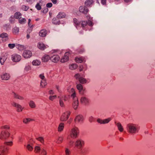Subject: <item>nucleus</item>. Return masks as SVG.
<instances>
[{
  "label": "nucleus",
  "mask_w": 155,
  "mask_h": 155,
  "mask_svg": "<svg viewBox=\"0 0 155 155\" xmlns=\"http://www.w3.org/2000/svg\"><path fill=\"white\" fill-rule=\"evenodd\" d=\"M77 130L78 128L76 127L72 129L70 134L71 137L72 138L74 139L77 137L78 135Z\"/></svg>",
  "instance_id": "7"
},
{
  "label": "nucleus",
  "mask_w": 155,
  "mask_h": 155,
  "mask_svg": "<svg viewBox=\"0 0 155 155\" xmlns=\"http://www.w3.org/2000/svg\"><path fill=\"white\" fill-rule=\"evenodd\" d=\"M86 17L87 19L88 20H92V18L89 15H87L86 16Z\"/></svg>",
  "instance_id": "59"
},
{
  "label": "nucleus",
  "mask_w": 155,
  "mask_h": 155,
  "mask_svg": "<svg viewBox=\"0 0 155 155\" xmlns=\"http://www.w3.org/2000/svg\"><path fill=\"white\" fill-rule=\"evenodd\" d=\"M39 77L42 80L45 79V77L43 74H40L39 75Z\"/></svg>",
  "instance_id": "57"
},
{
  "label": "nucleus",
  "mask_w": 155,
  "mask_h": 155,
  "mask_svg": "<svg viewBox=\"0 0 155 155\" xmlns=\"http://www.w3.org/2000/svg\"><path fill=\"white\" fill-rule=\"evenodd\" d=\"M79 10L80 12L84 14H86L88 11L87 8L84 6H81L79 7Z\"/></svg>",
  "instance_id": "16"
},
{
  "label": "nucleus",
  "mask_w": 155,
  "mask_h": 155,
  "mask_svg": "<svg viewBox=\"0 0 155 155\" xmlns=\"http://www.w3.org/2000/svg\"><path fill=\"white\" fill-rule=\"evenodd\" d=\"M140 128V126L137 124L133 123L128 124L126 127L127 132L132 134H135L137 133Z\"/></svg>",
  "instance_id": "1"
},
{
  "label": "nucleus",
  "mask_w": 155,
  "mask_h": 155,
  "mask_svg": "<svg viewBox=\"0 0 155 155\" xmlns=\"http://www.w3.org/2000/svg\"><path fill=\"white\" fill-rule=\"evenodd\" d=\"M12 95L15 98L18 99L19 100H23L24 99L23 97L20 96L18 94H17L13 91L12 93Z\"/></svg>",
  "instance_id": "21"
},
{
  "label": "nucleus",
  "mask_w": 155,
  "mask_h": 155,
  "mask_svg": "<svg viewBox=\"0 0 155 155\" xmlns=\"http://www.w3.org/2000/svg\"><path fill=\"white\" fill-rule=\"evenodd\" d=\"M71 114L69 111H67L64 112L61 117V121L66 120L68 118Z\"/></svg>",
  "instance_id": "8"
},
{
  "label": "nucleus",
  "mask_w": 155,
  "mask_h": 155,
  "mask_svg": "<svg viewBox=\"0 0 155 155\" xmlns=\"http://www.w3.org/2000/svg\"><path fill=\"white\" fill-rule=\"evenodd\" d=\"M21 56L17 54H13L12 55V59L14 62H19L21 60Z\"/></svg>",
  "instance_id": "11"
},
{
  "label": "nucleus",
  "mask_w": 155,
  "mask_h": 155,
  "mask_svg": "<svg viewBox=\"0 0 155 155\" xmlns=\"http://www.w3.org/2000/svg\"><path fill=\"white\" fill-rule=\"evenodd\" d=\"M10 134L8 131H2L0 135V138L2 139H6L9 137Z\"/></svg>",
  "instance_id": "10"
},
{
  "label": "nucleus",
  "mask_w": 155,
  "mask_h": 155,
  "mask_svg": "<svg viewBox=\"0 0 155 155\" xmlns=\"http://www.w3.org/2000/svg\"><path fill=\"white\" fill-rule=\"evenodd\" d=\"M94 2L93 0H87L85 2V5L86 6H91L93 4Z\"/></svg>",
  "instance_id": "23"
},
{
  "label": "nucleus",
  "mask_w": 155,
  "mask_h": 155,
  "mask_svg": "<svg viewBox=\"0 0 155 155\" xmlns=\"http://www.w3.org/2000/svg\"><path fill=\"white\" fill-rule=\"evenodd\" d=\"M80 102L81 104L84 105H87L89 103V100L87 97L82 96L80 99Z\"/></svg>",
  "instance_id": "9"
},
{
  "label": "nucleus",
  "mask_w": 155,
  "mask_h": 155,
  "mask_svg": "<svg viewBox=\"0 0 155 155\" xmlns=\"http://www.w3.org/2000/svg\"><path fill=\"white\" fill-rule=\"evenodd\" d=\"M84 117L81 114L78 115V123L81 124L84 120Z\"/></svg>",
  "instance_id": "27"
},
{
  "label": "nucleus",
  "mask_w": 155,
  "mask_h": 155,
  "mask_svg": "<svg viewBox=\"0 0 155 155\" xmlns=\"http://www.w3.org/2000/svg\"><path fill=\"white\" fill-rule=\"evenodd\" d=\"M18 19L19 22L21 24H24L26 22V20L25 18L21 17Z\"/></svg>",
  "instance_id": "34"
},
{
  "label": "nucleus",
  "mask_w": 155,
  "mask_h": 155,
  "mask_svg": "<svg viewBox=\"0 0 155 155\" xmlns=\"http://www.w3.org/2000/svg\"><path fill=\"white\" fill-rule=\"evenodd\" d=\"M65 152L66 155H69L70 153V151L68 148H66L65 149Z\"/></svg>",
  "instance_id": "53"
},
{
  "label": "nucleus",
  "mask_w": 155,
  "mask_h": 155,
  "mask_svg": "<svg viewBox=\"0 0 155 155\" xmlns=\"http://www.w3.org/2000/svg\"><path fill=\"white\" fill-rule=\"evenodd\" d=\"M22 8V9L24 11H27L28 8V7L25 5H23Z\"/></svg>",
  "instance_id": "55"
},
{
  "label": "nucleus",
  "mask_w": 155,
  "mask_h": 155,
  "mask_svg": "<svg viewBox=\"0 0 155 155\" xmlns=\"http://www.w3.org/2000/svg\"><path fill=\"white\" fill-rule=\"evenodd\" d=\"M84 72H82L81 74H78V81L81 84L86 83L87 82V80L84 78Z\"/></svg>",
  "instance_id": "6"
},
{
  "label": "nucleus",
  "mask_w": 155,
  "mask_h": 155,
  "mask_svg": "<svg viewBox=\"0 0 155 155\" xmlns=\"http://www.w3.org/2000/svg\"><path fill=\"white\" fill-rule=\"evenodd\" d=\"M73 21L75 26L76 28H77V26H78L77 19L76 18H74L73 19Z\"/></svg>",
  "instance_id": "50"
},
{
  "label": "nucleus",
  "mask_w": 155,
  "mask_h": 155,
  "mask_svg": "<svg viewBox=\"0 0 155 155\" xmlns=\"http://www.w3.org/2000/svg\"><path fill=\"white\" fill-rule=\"evenodd\" d=\"M78 63H81V62H84L85 61L86 59L84 57H80L78 58Z\"/></svg>",
  "instance_id": "36"
},
{
  "label": "nucleus",
  "mask_w": 155,
  "mask_h": 155,
  "mask_svg": "<svg viewBox=\"0 0 155 155\" xmlns=\"http://www.w3.org/2000/svg\"><path fill=\"white\" fill-rule=\"evenodd\" d=\"M1 128L2 129L4 128L6 129H8L10 127L8 125H5L2 126Z\"/></svg>",
  "instance_id": "58"
},
{
  "label": "nucleus",
  "mask_w": 155,
  "mask_h": 155,
  "mask_svg": "<svg viewBox=\"0 0 155 155\" xmlns=\"http://www.w3.org/2000/svg\"><path fill=\"white\" fill-rule=\"evenodd\" d=\"M95 120L94 118L92 116H91L89 117V121L90 122H92Z\"/></svg>",
  "instance_id": "47"
},
{
  "label": "nucleus",
  "mask_w": 155,
  "mask_h": 155,
  "mask_svg": "<svg viewBox=\"0 0 155 155\" xmlns=\"http://www.w3.org/2000/svg\"><path fill=\"white\" fill-rule=\"evenodd\" d=\"M63 100L62 98H60V100H59V103L60 105L62 107L64 106V104L63 102Z\"/></svg>",
  "instance_id": "49"
},
{
  "label": "nucleus",
  "mask_w": 155,
  "mask_h": 155,
  "mask_svg": "<svg viewBox=\"0 0 155 155\" xmlns=\"http://www.w3.org/2000/svg\"><path fill=\"white\" fill-rule=\"evenodd\" d=\"M78 91L80 94H83L85 91V88L82 85L78 84Z\"/></svg>",
  "instance_id": "19"
},
{
  "label": "nucleus",
  "mask_w": 155,
  "mask_h": 155,
  "mask_svg": "<svg viewBox=\"0 0 155 155\" xmlns=\"http://www.w3.org/2000/svg\"><path fill=\"white\" fill-rule=\"evenodd\" d=\"M106 0H101V3L103 5H105L106 3Z\"/></svg>",
  "instance_id": "62"
},
{
  "label": "nucleus",
  "mask_w": 155,
  "mask_h": 155,
  "mask_svg": "<svg viewBox=\"0 0 155 155\" xmlns=\"http://www.w3.org/2000/svg\"><path fill=\"white\" fill-rule=\"evenodd\" d=\"M19 31V28H18L15 27L13 29V32L15 34L18 33Z\"/></svg>",
  "instance_id": "41"
},
{
  "label": "nucleus",
  "mask_w": 155,
  "mask_h": 155,
  "mask_svg": "<svg viewBox=\"0 0 155 155\" xmlns=\"http://www.w3.org/2000/svg\"><path fill=\"white\" fill-rule=\"evenodd\" d=\"M35 0H27V2H29L30 4H31L35 1Z\"/></svg>",
  "instance_id": "63"
},
{
  "label": "nucleus",
  "mask_w": 155,
  "mask_h": 155,
  "mask_svg": "<svg viewBox=\"0 0 155 155\" xmlns=\"http://www.w3.org/2000/svg\"><path fill=\"white\" fill-rule=\"evenodd\" d=\"M40 63V61L37 60H34L32 62V64L34 66L39 65Z\"/></svg>",
  "instance_id": "35"
},
{
  "label": "nucleus",
  "mask_w": 155,
  "mask_h": 155,
  "mask_svg": "<svg viewBox=\"0 0 155 155\" xmlns=\"http://www.w3.org/2000/svg\"><path fill=\"white\" fill-rule=\"evenodd\" d=\"M71 97L72 99V107L74 110H76L78 108V97L74 89L72 88L71 89Z\"/></svg>",
  "instance_id": "3"
},
{
  "label": "nucleus",
  "mask_w": 155,
  "mask_h": 155,
  "mask_svg": "<svg viewBox=\"0 0 155 155\" xmlns=\"http://www.w3.org/2000/svg\"><path fill=\"white\" fill-rule=\"evenodd\" d=\"M15 45L14 44H9L8 47L11 49H12L15 47Z\"/></svg>",
  "instance_id": "48"
},
{
  "label": "nucleus",
  "mask_w": 155,
  "mask_h": 155,
  "mask_svg": "<svg viewBox=\"0 0 155 155\" xmlns=\"http://www.w3.org/2000/svg\"><path fill=\"white\" fill-rule=\"evenodd\" d=\"M13 144L12 142H6L4 144L0 146V155H5L8 152V149L7 146H12Z\"/></svg>",
  "instance_id": "2"
},
{
  "label": "nucleus",
  "mask_w": 155,
  "mask_h": 155,
  "mask_svg": "<svg viewBox=\"0 0 155 155\" xmlns=\"http://www.w3.org/2000/svg\"><path fill=\"white\" fill-rule=\"evenodd\" d=\"M64 127V124L63 123H61L58 126V130L59 132L61 131Z\"/></svg>",
  "instance_id": "33"
},
{
  "label": "nucleus",
  "mask_w": 155,
  "mask_h": 155,
  "mask_svg": "<svg viewBox=\"0 0 155 155\" xmlns=\"http://www.w3.org/2000/svg\"><path fill=\"white\" fill-rule=\"evenodd\" d=\"M52 23L54 25H59L60 24V21L56 18H54L52 20Z\"/></svg>",
  "instance_id": "30"
},
{
  "label": "nucleus",
  "mask_w": 155,
  "mask_h": 155,
  "mask_svg": "<svg viewBox=\"0 0 155 155\" xmlns=\"http://www.w3.org/2000/svg\"><path fill=\"white\" fill-rule=\"evenodd\" d=\"M38 47L39 49L42 50H44L46 48L45 45L41 42H39L38 43Z\"/></svg>",
  "instance_id": "26"
},
{
  "label": "nucleus",
  "mask_w": 155,
  "mask_h": 155,
  "mask_svg": "<svg viewBox=\"0 0 155 155\" xmlns=\"http://www.w3.org/2000/svg\"><path fill=\"white\" fill-rule=\"evenodd\" d=\"M32 55L31 52L29 50L25 51L23 53V56L25 58H29Z\"/></svg>",
  "instance_id": "13"
},
{
  "label": "nucleus",
  "mask_w": 155,
  "mask_h": 155,
  "mask_svg": "<svg viewBox=\"0 0 155 155\" xmlns=\"http://www.w3.org/2000/svg\"><path fill=\"white\" fill-rule=\"evenodd\" d=\"M92 20H88L87 22V25H88L90 26H92L93 25V23L92 22Z\"/></svg>",
  "instance_id": "45"
},
{
  "label": "nucleus",
  "mask_w": 155,
  "mask_h": 155,
  "mask_svg": "<svg viewBox=\"0 0 155 155\" xmlns=\"http://www.w3.org/2000/svg\"><path fill=\"white\" fill-rule=\"evenodd\" d=\"M87 25V22L86 21H82L79 23H78V25H81L82 27H84Z\"/></svg>",
  "instance_id": "31"
},
{
  "label": "nucleus",
  "mask_w": 155,
  "mask_h": 155,
  "mask_svg": "<svg viewBox=\"0 0 155 155\" xmlns=\"http://www.w3.org/2000/svg\"><path fill=\"white\" fill-rule=\"evenodd\" d=\"M31 69V67L30 64H27L25 68V70L26 71H28Z\"/></svg>",
  "instance_id": "40"
},
{
  "label": "nucleus",
  "mask_w": 155,
  "mask_h": 155,
  "mask_svg": "<svg viewBox=\"0 0 155 155\" xmlns=\"http://www.w3.org/2000/svg\"><path fill=\"white\" fill-rule=\"evenodd\" d=\"M60 59V57L58 55H53L51 57L50 60L54 63L57 62Z\"/></svg>",
  "instance_id": "15"
},
{
  "label": "nucleus",
  "mask_w": 155,
  "mask_h": 155,
  "mask_svg": "<svg viewBox=\"0 0 155 155\" xmlns=\"http://www.w3.org/2000/svg\"><path fill=\"white\" fill-rule=\"evenodd\" d=\"M42 153L43 154V155H46V151L44 149H42Z\"/></svg>",
  "instance_id": "61"
},
{
  "label": "nucleus",
  "mask_w": 155,
  "mask_h": 155,
  "mask_svg": "<svg viewBox=\"0 0 155 155\" xmlns=\"http://www.w3.org/2000/svg\"><path fill=\"white\" fill-rule=\"evenodd\" d=\"M51 57L48 55H45L42 58V60L43 62H46L48 61L49 59H50Z\"/></svg>",
  "instance_id": "24"
},
{
  "label": "nucleus",
  "mask_w": 155,
  "mask_h": 155,
  "mask_svg": "<svg viewBox=\"0 0 155 155\" xmlns=\"http://www.w3.org/2000/svg\"><path fill=\"white\" fill-rule=\"evenodd\" d=\"M72 52L69 51L66 52L64 56L61 58V61L62 63H64L67 61L69 60V57L71 56Z\"/></svg>",
  "instance_id": "5"
},
{
  "label": "nucleus",
  "mask_w": 155,
  "mask_h": 155,
  "mask_svg": "<svg viewBox=\"0 0 155 155\" xmlns=\"http://www.w3.org/2000/svg\"><path fill=\"white\" fill-rule=\"evenodd\" d=\"M41 150V148L39 146H37L35 147V151L36 153L39 152Z\"/></svg>",
  "instance_id": "42"
},
{
  "label": "nucleus",
  "mask_w": 155,
  "mask_h": 155,
  "mask_svg": "<svg viewBox=\"0 0 155 155\" xmlns=\"http://www.w3.org/2000/svg\"><path fill=\"white\" fill-rule=\"evenodd\" d=\"M63 140V138L62 137H59L58 138V140L57 142L58 143H60V142H61Z\"/></svg>",
  "instance_id": "52"
},
{
  "label": "nucleus",
  "mask_w": 155,
  "mask_h": 155,
  "mask_svg": "<svg viewBox=\"0 0 155 155\" xmlns=\"http://www.w3.org/2000/svg\"><path fill=\"white\" fill-rule=\"evenodd\" d=\"M36 139L38 141H40L41 143H43L44 142V140L43 138L42 137H39L38 138H36Z\"/></svg>",
  "instance_id": "44"
},
{
  "label": "nucleus",
  "mask_w": 155,
  "mask_h": 155,
  "mask_svg": "<svg viewBox=\"0 0 155 155\" xmlns=\"http://www.w3.org/2000/svg\"><path fill=\"white\" fill-rule=\"evenodd\" d=\"M66 16V14L64 12H59L57 15V18H65Z\"/></svg>",
  "instance_id": "20"
},
{
  "label": "nucleus",
  "mask_w": 155,
  "mask_h": 155,
  "mask_svg": "<svg viewBox=\"0 0 155 155\" xmlns=\"http://www.w3.org/2000/svg\"><path fill=\"white\" fill-rule=\"evenodd\" d=\"M49 93L50 94H54V92L52 90H50L49 91Z\"/></svg>",
  "instance_id": "64"
},
{
  "label": "nucleus",
  "mask_w": 155,
  "mask_h": 155,
  "mask_svg": "<svg viewBox=\"0 0 155 155\" xmlns=\"http://www.w3.org/2000/svg\"><path fill=\"white\" fill-rule=\"evenodd\" d=\"M12 105L17 108V111L20 112L22 111L23 108L20 105L14 102L12 104Z\"/></svg>",
  "instance_id": "18"
},
{
  "label": "nucleus",
  "mask_w": 155,
  "mask_h": 155,
  "mask_svg": "<svg viewBox=\"0 0 155 155\" xmlns=\"http://www.w3.org/2000/svg\"><path fill=\"white\" fill-rule=\"evenodd\" d=\"M48 10L47 8L46 7L44 8V9L42 11V12L44 13H47L48 11Z\"/></svg>",
  "instance_id": "54"
},
{
  "label": "nucleus",
  "mask_w": 155,
  "mask_h": 155,
  "mask_svg": "<svg viewBox=\"0 0 155 155\" xmlns=\"http://www.w3.org/2000/svg\"><path fill=\"white\" fill-rule=\"evenodd\" d=\"M84 69L83 66L81 65H80L79 66V70L80 71H82Z\"/></svg>",
  "instance_id": "60"
},
{
  "label": "nucleus",
  "mask_w": 155,
  "mask_h": 155,
  "mask_svg": "<svg viewBox=\"0 0 155 155\" xmlns=\"http://www.w3.org/2000/svg\"><path fill=\"white\" fill-rule=\"evenodd\" d=\"M46 34L47 32L46 30L45 29H42L39 32V35L40 36L44 37L46 36Z\"/></svg>",
  "instance_id": "25"
},
{
  "label": "nucleus",
  "mask_w": 155,
  "mask_h": 155,
  "mask_svg": "<svg viewBox=\"0 0 155 155\" xmlns=\"http://www.w3.org/2000/svg\"><path fill=\"white\" fill-rule=\"evenodd\" d=\"M78 67L77 65L75 64H72L69 66V68L71 70H74L76 69Z\"/></svg>",
  "instance_id": "32"
},
{
  "label": "nucleus",
  "mask_w": 155,
  "mask_h": 155,
  "mask_svg": "<svg viewBox=\"0 0 155 155\" xmlns=\"http://www.w3.org/2000/svg\"><path fill=\"white\" fill-rule=\"evenodd\" d=\"M56 95L50 96H49V99L50 100L53 101L54 99L56 98Z\"/></svg>",
  "instance_id": "51"
},
{
  "label": "nucleus",
  "mask_w": 155,
  "mask_h": 155,
  "mask_svg": "<svg viewBox=\"0 0 155 155\" xmlns=\"http://www.w3.org/2000/svg\"><path fill=\"white\" fill-rule=\"evenodd\" d=\"M10 76L8 73H5L1 76V78L2 80H8L10 78Z\"/></svg>",
  "instance_id": "17"
},
{
  "label": "nucleus",
  "mask_w": 155,
  "mask_h": 155,
  "mask_svg": "<svg viewBox=\"0 0 155 155\" xmlns=\"http://www.w3.org/2000/svg\"><path fill=\"white\" fill-rule=\"evenodd\" d=\"M26 148L28 150L30 151H31L33 149L31 144L28 143L27 145Z\"/></svg>",
  "instance_id": "38"
},
{
  "label": "nucleus",
  "mask_w": 155,
  "mask_h": 155,
  "mask_svg": "<svg viewBox=\"0 0 155 155\" xmlns=\"http://www.w3.org/2000/svg\"><path fill=\"white\" fill-rule=\"evenodd\" d=\"M52 6V4L51 3H48L46 5L47 8H51Z\"/></svg>",
  "instance_id": "56"
},
{
  "label": "nucleus",
  "mask_w": 155,
  "mask_h": 155,
  "mask_svg": "<svg viewBox=\"0 0 155 155\" xmlns=\"http://www.w3.org/2000/svg\"><path fill=\"white\" fill-rule=\"evenodd\" d=\"M21 14L19 12H15L14 15V17L16 19H19L21 17Z\"/></svg>",
  "instance_id": "29"
},
{
  "label": "nucleus",
  "mask_w": 155,
  "mask_h": 155,
  "mask_svg": "<svg viewBox=\"0 0 155 155\" xmlns=\"http://www.w3.org/2000/svg\"><path fill=\"white\" fill-rule=\"evenodd\" d=\"M29 106L32 108H34L36 107V105L35 102L33 101H30L29 103Z\"/></svg>",
  "instance_id": "28"
},
{
  "label": "nucleus",
  "mask_w": 155,
  "mask_h": 155,
  "mask_svg": "<svg viewBox=\"0 0 155 155\" xmlns=\"http://www.w3.org/2000/svg\"><path fill=\"white\" fill-rule=\"evenodd\" d=\"M85 144L84 141L81 139H78V149L79 151L81 154H83L84 153V150L83 148Z\"/></svg>",
  "instance_id": "4"
},
{
  "label": "nucleus",
  "mask_w": 155,
  "mask_h": 155,
  "mask_svg": "<svg viewBox=\"0 0 155 155\" xmlns=\"http://www.w3.org/2000/svg\"><path fill=\"white\" fill-rule=\"evenodd\" d=\"M112 119L110 117L104 120H101L100 119H98L97 120V122L101 124H106L108 123Z\"/></svg>",
  "instance_id": "12"
},
{
  "label": "nucleus",
  "mask_w": 155,
  "mask_h": 155,
  "mask_svg": "<svg viewBox=\"0 0 155 155\" xmlns=\"http://www.w3.org/2000/svg\"><path fill=\"white\" fill-rule=\"evenodd\" d=\"M47 83L46 82L45 79L41 81V86L43 87H44L46 85Z\"/></svg>",
  "instance_id": "39"
},
{
  "label": "nucleus",
  "mask_w": 155,
  "mask_h": 155,
  "mask_svg": "<svg viewBox=\"0 0 155 155\" xmlns=\"http://www.w3.org/2000/svg\"><path fill=\"white\" fill-rule=\"evenodd\" d=\"M0 37L2 38V41H6L8 39V35L5 33H3L2 34H0Z\"/></svg>",
  "instance_id": "14"
},
{
  "label": "nucleus",
  "mask_w": 155,
  "mask_h": 155,
  "mask_svg": "<svg viewBox=\"0 0 155 155\" xmlns=\"http://www.w3.org/2000/svg\"><path fill=\"white\" fill-rule=\"evenodd\" d=\"M6 58L5 56H2L0 58V62L1 64H3Z\"/></svg>",
  "instance_id": "37"
},
{
  "label": "nucleus",
  "mask_w": 155,
  "mask_h": 155,
  "mask_svg": "<svg viewBox=\"0 0 155 155\" xmlns=\"http://www.w3.org/2000/svg\"><path fill=\"white\" fill-rule=\"evenodd\" d=\"M116 125L117 126L118 130L120 132H122L124 130V128L121 124L119 123L115 122Z\"/></svg>",
  "instance_id": "22"
},
{
  "label": "nucleus",
  "mask_w": 155,
  "mask_h": 155,
  "mask_svg": "<svg viewBox=\"0 0 155 155\" xmlns=\"http://www.w3.org/2000/svg\"><path fill=\"white\" fill-rule=\"evenodd\" d=\"M35 8L38 10H40L41 9V6L40 5L39 3H37L35 6Z\"/></svg>",
  "instance_id": "46"
},
{
  "label": "nucleus",
  "mask_w": 155,
  "mask_h": 155,
  "mask_svg": "<svg viewBox=\"0 0 155 155\" xmlns=\"http://www.w3.org/2000/svg\"><path fill=\"white\" fill-rule=\"evenodd\" d=\"M32 120L30 118H26L23 120V122L25 124H28Z\"/></svg>",
  "instance_id": "43"
}]
</instances>
